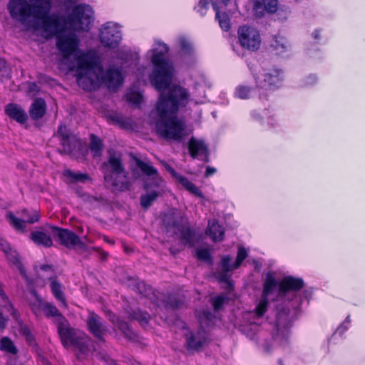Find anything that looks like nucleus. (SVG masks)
<instances>
[{
  "label": "nucleus",
  "mask_w": 365,
  "mask_h": 365,
  "mask_svg": "<svg viewBox=\"0 0 365 365\" xmlns=\"http://www.w3.org/2000/svg\"><path fill=\"white\" fill-rule=\"evenodd\" d=\"M89 148L93 153L94 158L100 157L102 155L104 145L103 140L94 134L90 136Z\"/></svg>",
  "instance_id": "obj_30"
},
{
  "label": "nucleus",
  "mask_w": 365,
  "mask_h": 365,
  "mask_svg": "<svg viewBox=\"0 0 365 365\" xmlns=\"http://www.w3.org/2000/svg\"><path fill=\"white\" fill-rule=\"evenodd\" d=\"M237 35L242 47L251 51H255L259 48L261 36L256 28L247 25L241 26L237 30Z\"/></svg>",
  "instance_id": "obj_11"
},
{
  "label": "nucleus",
  "mask_w": 365,
  "mask_h": 365,
  "mask_svg": "<svg viewBox=\"0 0 365 365\" xmlns=\"http://www.w3.org/2000/svg\"><path fill=\"white\" fill-rule=\"evenodd\" d=\"M3 310L0 308V329H4L6 327V319L2 314Z\"/></svg>",
  "instance_id": "obj_60"
},
{
  "label": "nucleus",
  "mask_w": 365,
  "mask_h": 365,
  "mask_svg": "<svg viewBox=\"0 0 365 365\" xmlns=\"http://www.w3.org/2000/svg\"><path fill=\"white\" fill-rule=\"evenodd\" d=\"M198 321L201 327H209L213 324L215 315L207 309H202L198 312Z\"/></svg>",
  "instance_id": "obj_35"
},
{
  "label": "nucleus",
  "mask_w": 365,
  "mask_h": 365,
  "mask_svg": "<svg viewBox=\"0 0 365 365\" xmlns=\"http://www.w3.org/2000/svg\"><path fill=\"white\" fill-rule=\"evenodd\" d=\"M0 350L14 355L18 353L17 347L8 336H4L0 339Z\"/></svg>",
  "instance_id": "obj_36"
},
{
  "label": "nucleus",
  "mask_w": 365,
  "mask_h": 365,
  "mask_svg": "<svg viewBox=\"0 0 365 365\" xmlns=\"http://www.w3.org/2000/svg\"><path fill=\"white\" fill-rule=\"evenodd\" d=\"M279 284L274 277V274L272 272H269L266 274V278L264 283V288L262 297H267L274 292Z\"/></svg>",
  "instance_id": "obj_26"
},
{
  "label": "nucleus",
  "mask_w": 365,
  "mask_h": 365,
  "mask_svg": "<svg viewBox=\"0 0 365 365\" xmlns=\"http://www.w3.org/2000/svg\"><path fill=\"white\" fill-rule=\"evenodd\" d=\"M165 170L169 172L171 175L175 179L180 174L177 173L168 163L164 162L163 163Z\"/></svg>",
  "instance_id": "obj_55"
},
{
  "label": "nucleus",
  "mask_w": 365,
  "mask_h": 365,
  "mask_svg": "<svg viewBox=\"0 0 365 365\" xmlns=\"http://www.w3.org/2000/svg\"><path fill=\"white\" fill-rule=\"evenodd\" d=\"M79 40L75 34H64L56 38V48L64 59H68L78 49Z\"/></svg>",
  "instance_id": "obj_12"
},
{
  "label": "nucleus",
  "mask_w": 365,
  "mask_h": 365,
  "mask_svg": "<svg viewBox=\"0 0 365 365\" xmlns=\"http://www.w3.org/2000/svg\"><path fill=\"white\" fill-rule=\"evenodd\" d=\"M206 234L212 238L213 242H220L224 240L225 229L217 220H214L209 222Z\"/></svg>",
  "instance_id": "obj_25"
},
{
  "label": "nucleus",
  "mask_w": 365,
  "mask_h": 365,
  "mask_svg": "<svg viewBox=\"0 0 365 365\" xmlns=\"http://www.w3.org/2000/svg\"><path fill=\"white\" fill-rule=\"evenodd\" d=\"M100 359L101 360L106 362L108 365H118L115 360L110 358L108 354H100Z\"/></svg>",
  "instance_id": "obj_54"
},
{
  "label": "nucleus",
  "mask_w": 365,
  "mask_h": 365,
  "mask_svg": "<svg viewBox=\"0 0 365 365\" xmlns=\"http://www.w3.org/2000/svg\"><path fill=\"white\" fill-rule=\"evenodd\" d=\"M56 135L58 137L62 147V150L60 151L62 154H71L80 144L76 136L71 133L66 125L61 124L59 125Z\"/></svg>",
  "instance_id": "obj_13"
},
{
  "label": "nucleus",
  "mask_w": 365,
  "mask_h": 365,
  "mask_svg": "<svg viewBox=\"0 0 365 365\" xmlns=\"http://www.w3.org/2000/svg\"><path fill=\"white\" fill-rule=\"evenodd\" d=\"M227 272H224L222 274H220L219 275V281L222 282L227 283V284L231 287L232 286V283L228 280V277L227 275Z\"/></svg>",
  "instance_id": "obj_57"
},
{
  "label": "nucleus",
  "mask_w": 365,
  "mask_h": 365,
  "mask_svg": "<svg viewBox=\"0 0 365 365\" xmlns=\"http://www.w3.org/2000/svg\"><path fill=\"white\" fill-rule=\"evenodd\" d=\"M130 56V53L128 52H120L118 55V58L121 60L122 61L125 62Z\"/></svg>",
  "instance_id": "obj_59"
},
{
  "label": "nucleus",
  "mask_w": 365,
  "mask_h": 365,
  "mask_svg": "<svg viewBox=\"0 0 365 365\" xmlns=\"http://www.w3.org/2000/svg\"><path fill=\"white\" fill-rule=\"evenodd\" d=\"M1 307L4 308L8 311L13 308L12 304L9 299V297H7L3 289L0 287V308Z\"/></svg>",
  "instance_id": "obj_49"
},
{
  "label": "nucleus",
  "mask_w": 365,
  "mask_h": 365,
  "mask_svg": "<svg viewBox=\"0 0 365 365\" xmlns=\"http://www.w3.org/2000/svg\"><path fill=\"white\" fill-rule=\"evenodd\" d=\"M121 31L114 25L106 23L100 34L101 43L109 48H117L121 41Z\"/></svg>",
  "instance_id": "obj_14"
},
{
  "label": "nucleus",
  "mask_w": 365,
  "mask_h": 365,
  "mask_svg": "<svg viewBox=\"0 0 365 365\" xmlns=\"http://www.w3.org/2000/svg\"><path fill=\"white\" fill-rule=\"evenodd\" d=\"M216 171H217L216 168L210 167V166H207L206 168L205 176L206 178L210 177V176L212 175L213 174H215L216 173Z\"/></svg>",
  "instance_id": "obj_58"
},
{
  "label": "nucleus",
  "mask_w": 365,
  "mask_h": 365,
  "mask_svg": "<svg viewBox=\"0 0 365 365\" xmlns=\"http://www.w3.org/2000/svg\"><path fill=\"white\" fill-rule=\"evenodd\" d=\"M184 336L187 350L199 351L205 343V338L200 336V333L195 335L193 332L189 331Z\"/></svg>",
  "instance_id": "obj_24"
},
{
  "label": "nucleus",
  "mask_w": 365,
  "mask_h": 365,
  "mask_svg": "<svg viewBox=\"0 0 365 365\" xmlns=\"http://www.w3.org/2000/svg\"><path fill=\"white\" fill-rule=\"evenodd\" d=\"M104 180L115 190L121 192L130 190L132 186L120 155L113 150H108V160L101 165Z\"/></svg>",
  "instance_id": "obj_7"
},
{
  "label": "nucleus",
  "mask_w": 365,
  "mask_h": 365,
  "mask_svg": "<svg viewBox=\"0 0 365 365\" xmlns=\"http://www.w3.org/2000/svg\"><path fill=\"white\" fill-rule=\"evenodd\" d=\"M78 84L84 90L91 91L104 85L109 90H115L123 83L121 68L111 66L104 71L100 57L94 53H83L75 58Z\"/></svg>",
  "instance_id": "obj_3"
},
{
  "label": "nucleus",
  "mask_w": 365,
  "mask_h": 365,
  "mask_svg": "<svg viewBox=\"0 0 365 365\" xmlns=\"http://www.w3.org/2000/svg\"><path fill=\"white\" fill-rule=\"evenodd\" d=\"M56 325L62 345L65 348L68 346L69 343L72 345L78 336H76L75 329L70 327L68 320L66 318H61V321L58 322Z\"/></svg>",
  "instance_id": "obj_17"
},
{
  "label": "nucleus",
  "mask_w": 365,
  "mask_h": 365,
  "mask_svg": "<svg viewBox=\"0 0 365 365\" xmlns=\"http://www.w3.org/2000/svg\"><path fill=\"white\" fill-rule=\"evenodd\" d=\"M188 150L192 158H199L205 163L210 161L208 147L203 140L192 137L188 142Z\"/></svg>",
  "instance_id": "obj_16"
},
{
  "label": "nucleus",
  "mask_w": 365,
  "mask_h": 365,
  "mask_svg": "<svg viewBox=\"0 0 365 365\" xmlns=\"http://www.w3.org/2000/svg\"><path fill=\"white\" fill-rule=\"evenodd\" d=\"M49 227L53 239L60 245L69 250H86L87 249L86 243L72 230L54 225H50Z\"/></svg>",
  "instance_id": "obj_9"
},
{
  "label": "nucleus",
  "mask_w": 365,
  "mask_h": 365,
  "mask_svg": "<svg viewBox=\"0 0 365 365\" xmlns=\"http://www.w3.org/2000/svg\"><path fill=\"white\" fill-rule=\"evenodd\" d=\"M40 269L43 271H48L51 269V266L49 264H42L40 266Z\"/></svg>",
  "instance_id": "obj_63"
},
{
  "label": "nucleus",
  "mask_w": 365,
  "mask_h": 365,
  "mask_svg": "<svg viewBox=\"0 0 365 365\" xmlns=\"http://www.w3.org/2000/svg\"><path fill=\"white\" fill-rule=\"evenodd\" d=\"M169 47L163 42L156 41L153 48L151 62L154 66L150 76L153 86L159 91L168 88L171 83L173 66L166 58Z\"/></svg>",
  "instance_id": "obj_5"
},
{
  "label": "nucleus",
  "mask_w": 365,
  "mask_h": 365,
  "mask_svg": "<svg viewBox=\"0 0 365 365\" xmlns=\"http://www.w3.org/2000/svg\"><path fill=\"white\" fill-rule=\"evenodd\" d=\"M228 299L227 297L218 295L211 299V304L215 312H219L224 306L225 302Z\"/></svg>",
  "instance_id": "obj_46"
},
{
  "label": "nucleus",
  "mask_w": 365,
  "mask_h": 365,
  "mask_svg": "<svg viewBox=\"0 0 365 365\" xmlns=\"http://www.w3.org/2000/svg\"><path fill=\"white\" fill-rule=\"evenodd\" d=\"M19 331L21 335H23L26 339V343L32 346L37 351L39 348L38 344L36 341V338L34 335L31 333L29 327L23 323L19 324Z\"/></svg>",
  "instance_id": "obj_33"
},
{
  "label": "nucleus",
  "mask_w": 365,
  "mask_h": 365,
  "mask_svg": "<svg viewBox=\"0 0 365 365\" xmlns=\"http://www.w3.org/2000/svg\"><path fill=\"white\" fill-rule=\"evenodd\" d=\"M268 13H275L278 9V0H262Z\"/></svg>",
  "instance_id": "obj_51"
},
{
  "label": "nucleus",
  "mask_w": 365,
  "mask_h": 365,
  "mask_svg": "<svg viewBox=\"0 0 365 365\" xmlns=\"http://www.w3.org/2000/svg\"><path fill=\"white\" fill-rule=\"evenodd\" d=\"M271 46L277 54H281L286 51L289 47L287 41L282 36H276Z\"/></svg>",
  "instance_id": "obj_39"
},
{
  "label": "nucleus",
  "mask_w": 365,
  "mask_h": 365,
  "mask_svg": "<svg viewBox=\"0 0 365 365\" xmlns=\"http://www.w3.org/2000/svg\"><path fill=\"white\" fill-rule=\"evenodd\" d=\"M17 213L22 217L21 219L16 217L11 211L6 213V218L9 220L11 226L18 232H24L26 231V223L34 224L38 222L40 219V215L36 210L24 208L18 211Z\"/></svg>",
  "instance_id": "obj_10"
},
{
  "label": "nucleus",
  "mask_w": 365,
  "mask_h": 365,
  "mask_svg": "<svg viewBox=\"0 0 365 365\" xmlns=\"http://www.w3.org/2000/svg\"><path fill=\"white\" fill-rule=\"evenodd\" d=\"M5 113L11 119L20 124L27 121L28 115L21 106L16 103H9L5 107Z\"/></svg>",
  "instance_id": "obj_20"
},
{
  "label": "nucleus",
  "mask_w": 365,
  "mask_h": 365,
  "mask_svg": "<svg viewBox=\"0 0 365 365\" xmlns=\"http://www.w3.org/2000/svg\"><path fill=\"white\" fill-rule=\"evenodd\" d=\"M72 345L78 351L76 354L78 360L83 359L89 353L96 351L92 339L88 336L81 337L78 336Z\"/></svg>",
  "instance_id": "obj_18"
},
{
  "label": "nucleus",
  "mask_w": 365,
  "mask_h": 365,
  "mask_svg": "<svg viewBox=\"0 0 365 365\" xmlns=\"http://www.w3.org/2000/svg\"><path fill=\"white\" fill-rule=\"evenodd\" d=\"M268 298L262 297L259 304L255 308L256 314L258 317H262L267 310Z\"/></svg>",
  "instance_id": "obj_45"
},
{
  "label": "nucleus",
  "mask_w": 365,
  "mask_h": 365,
  "mask_svg": "<svg viewBox=\"0 0 365 365\" xmlns=\"http://www.w3.org/2000/svg\"><path fill=\"white\" fill-rule=\"evenodd\" d=\"M160 193L155 190H153L148 193L142 195L140 198V204L141 207L147 210L158 199Z\"/></svg>",
  "instance_id": "obj_34"
},
{
  "label": "nucleus",
  "mask_w": 365,
  "mask_h": 365,
  "mask_svg": "<svg viewBox=\"0 0 365 365\" xmlns=\"http://www.w3.org/2000/svg\"><path fill=\"white\" fill-rule=\"evenodd\" d=\"M135 290L142 297L148 298L153 302H157V297L153 289L145 282H138L135 286Z\"/></svg>",
  "instance_id": "obj_27"
},
{
  "label": "nucleus",
  "mask_w": 365,
  "mask_h": 365,
  "mask_svg": "<svg viewBox=\"0 0 365 365\" xmlns=\"http://www.w3.org/2000/svg\"><path fill=\"white\" fill-rule=\"evenodd\" d=\"M64 175L68 178H71L73 182H84L90 178L88 175L86 173H73L71 170H65Z\"/></svg>",
  "instance_id": "obj_41"
},
{
  "label": "nucleus",
  "mask_w": 365,
  "mask_h": 365,
  "mask_svg": "<svg viewBox=\"0 0 365 365\" xmlns=\"http://www.w3.org/2000/svg\"><path fill=\"white\" fill-rule=\"evenodd\" d=\"M43 311L47 317H55L56 324H58V322L61 321V318H65L58 311L57 307L50 303H46L44 304Z\"/></svg>",
  "instance_id": "obj_38"
},
{
  "label": "nucleus",
  "mask_w": 365,
  "mask_h": 365,
  "mask_svg": "<svg viewBox=\"0 0 365 365\" xmlns=\"http://www.w3.org/2000/svg\"><path fill=\"white\" fill-rule=\"evenodd\" d=\"M31 240L37 246L48 248L53 246V240L49 234L42 230H34L30 233Z\"/></svg>",
  "instance_id": "obj_22"
},
{
  "label": "nucleus",
  "mask_w": 365,
  "mask_h": 365,
  "mask_svg": "<svg viewBox=\"0 0 365 365\" xmlns=\"http://www.w3.org/2000/svg\"><path fill=\"white\" fill-rule=\"evenodd\" d=\"M312 294V292L309 290H304L303 292L304 298L307 299L311 297Z\"/></svg>",
  "instance_id": "obj_62"
},
{
  "label": "nucleus",
  "mask_w": 365,
  "mask_h": 365,
  "mask_svg": "<svg viewBox=\"0 0 365 365\" xmlns=\"http://www.w3.org/2000/svg\"><path fill=\"white\" fill-rule=\"evenodd\" d=\"M252 74L261 100L267 101L268 97L282 86L283 78L281 69L274 68L268 72L264 71L263 73L253 71Z\"/></svg>",
  "instance_id": "obj_8"
},
{
  "label": "nucleus",
  "mask_w": 365,
  "mask_h": 365,
  "mask_svg": "<svg viewBox=\"0 0 365 365\" xmlns=\"http://www.w3.org/2000/svg\"><path fill=\"white\" fill-rule=\"evenodd\" d=\"M10 0L7 9L14 19L26 24V19L30 16L41 20V24L34 23L32 28L35 30L41 29L51 35H56L62 32L66 24L76 31H87L91 29L93 21V10L88 4H80L76 6L72 12L66 19L56 13L51 14L53 8V0Z\"/></svg>",
  "instance_id": "obj_1"
},
{
  "label": "nucleus",
  "mask_w": 365,
  "mask_h": 365,
  "mask_svg": "<svg viewBox=\"0 0 365 365\" xmlns=\"http://www.w3.org/2000/svg\"><path fill=\"white\" fill-rule=\"evenodd\" d=\"M317 81V77L314 75H309L304 80V86H309L313 85Z\"/></svg>",
  "instance_id": "obj_56"
},
{
  "label": "nucleus",
  "mask_w": 365,
  "mask_h": 365,
  "mask_svg": "<svg viewBox=\"0 0 365 365\" xmlns=\"http://www.w3.org/2000/svg\"><path fill=\"white\" fill-rule=\"evenodd\" d=\"M135 163L138 168H139L144 175L147 176L158 175L157 169L150 164L143 161L139 158L135 159Z\"/></svg>",
  "instance_id": "obj_37"
},
{
  "label": "nucleus",
  "mask_w": 365,
  "mask_h": 365,
  "mask_svg": "<svg viewBox=\"0 0 365 365\" xmlns=\"http://www.w3.org/2000/svg\"><path fill=\"white\" fill-rule=\"evenodd\" d=\"M187 89L173 86L167 93H160L156 110L159 119L155 123L157 134L167 140L181 142L185 135V123L175 116L180 107H185L189 101Z\"/></svg>",
  "instance_id": "obj_2"
},
{
  "label": "nucleus",
  "mask_w": 365,
  "mask_h": 365,
  "mask_svg": "<svg viewBox=\"0 0 365 365\" xmlns=\"http://www.w3.org/2000/svg\"><path fill=\"white\" fill-rule=\"evenodd\" d=\"M196 257L198 260L212 264V257L207 248H199L196 250Z\"/></svg>",
  "instance_id": "obj_42"
},
{
  "label": "nucleus",
  "mask_w": 365,
  "mask_h": 365,
  "mask_svg": "<svg viewBox=\"0 0 365 365\" xmlns=\"http://www.w3.org/2000/svg\"><path fill=\"white\" fill-rule=\"evenodd\" d=\"M304 281L302 278L287 276L279 284V296L287 297L292 292V297L288 302L278 304L276 318V327L272 333L273 340L283 344L287 342L289 335V329L292 326L294 320L297 318L302 302V297L295 292L304 287Z\"/></svg>",
  "instance_id": "obj_4"
},
{
  "label": "nucleus",
  "mask_w": 365,
  "mask_h": 365,
  "mask_svg": "<svg viewBox=\"0 0 365 365\" xmlns=\"http://www.w3.org/2000/svg\"><path fill=\"white\" fill-rule=\"evenodd\" d=\"M213 9L215 11V19L218 21L220 26L225 31H228L230 29V19L225 12L220 13L216 4H212Z\"/></svg>",
  "instance_id": "obj_32"
},
{
  "label": "nucleus",
  "mask_w": 365,
  "mask_h": 365,
  "mask_svg": "<svg viewBox=\"0 0 365 365\" xmlns=\"http://www.w3.org/2000/svg\"><path fill=\"white\" fill-rule=\"evenodd\" d=\"M162 227L170 237H178L181 243L192 247L196 241V230L188 224L185 214L173 210L164 213L162 217Z\"/></svg>",
  "instance_id": "obj_6"
},
{
  "label": "nucleus",
  "mask_w": 365,
  "mask_h": 365,
  "mask_svg": "<svg viewBox=\"0 0 365 365\" xmlns=\"http://www.w3.org/2000/svg\"><path fill=\"white\" fill-rule=\"evenodd\" d=\"M46 108L45 100L42 98H36L29 110L31 118L34 120L41 119L46 114Z\"/></svg>",
  "instance_id": "obj_21"
},
{
  "label": "nucleus",
  "mask_w": 365,
  "mask_h": 365,
  "mask_svg": "<svg viewBox=\"0 0 365 365\" xmlns=\"http://www.w3.org/2000/svg\"><path fill=\"white\" fill-rule=\"evenodd\" d=\"M127 100L135 106H140L143 101V96L138 92L131 91L127 94Z\"/></svg>",
  "instance_id": "obj_48"
},
{
  "label": "nucleus",
  "mask_w": 365,
  "mask_h": 365,
  "mask_svg": "<svg viewBox=\"0 0 365 365\" xmlns=\"http://www.w3.org/2000/svg\"><path fill=\"white\" fill-rule=\"evenodd\" d=\"M313 38L317 40L320 38V30L315 29L312 33Z\"/></svg>",
  "instance_id": "obj_61"
},
{
  "label": "nucleus",
  "mask_w": 365,
  "mask_h": 365,
  "mask_svg": "<svg viewBox=\"0 0 365 365\" xmlns=\"http://www.w3.org/2000/svg\"><path fill=\"white\" fill-rule=\"evenodd\" d=\"M208 4H209L208 0H200L199 4H198L199 9H198L197 11L202 16L205 14L206 11H207V7H208Z\"/></svg>",
  "instance_id": "obj_53"
},
{
  "label": "nucleus",
  "mask_w": 365,
  "mask_h": 365,
  "mask_svg": "<svg viewBox=\"0 0 365 365\" xmlns=\"http://www.w3.org/2000/svg\"><path fill=\"white\" fill-rule=\"evenodd\" d=\"M179 45L181 51L184 55H187L188 56H193L194 55V48L192 43L184 36H181L179 38Z\"/></svg>",
  "instance_id": "obj_40"
},
{
  "label": "nucleus",
  "mask_w": 365,
  "mask_h": 365,
  "mask_svg": "<svg viewBox=\"0 0 365 365\" xmlns=\"http://www.w3.org/2000/svg\"><path fill=\"white\" fill-rule=\"evenodd\" d=\"M248 252L247 250L243 247H238L237 258L235 262L232 264V267L234 269L239 268L242 262L247 257Z\"/></svg>",
  "instance_id": "obj_44"
},
{
  "label": "nucleus",
  "mask_w": 365,
  "mask_h": 365,
  "mask_svg": "<svg viewBox=\"0 0 365 365\" xmlns=\"http://www.w3.org/2000/svg\"><path fill=\"white\" fill-rule=\"evenodd\" d=\"M8 261L14 265L19 270V273L24 277H26V271L22 264L18 252L10 247L9 245L3 248Z\"/></svg>",
  "instance_id": "obj_23"
},
{
  "label": "nucleus",
  "mask_w": 365,
  "mask_h": 365,
  "mask_svg": "<svg viewBox=\"0 0 365 365\" xmlns=\"http://www.w3.org/2000/svg\"><path fill=\"white\" fill-rule=\"evenodd\" d=\"M165 309H176L180 308L184 304V299L175 294H169L161 300Z\"/></svg>",
  "instance_id": "obj_28"
},
{
  "label": "nucleus",
  "mask_w": 365,
  "mask_h": 365,
  "mask_svg": "<svg viewBox=\"0 0 365 365\" xmlns=\"http://www.w3.org/2000/svg\"><path fill=\"white\" fill-rule=\"evenodd\" d=\"M6 61L3 58H0V72L6 67Z\"/></svg>",
  "instance_id": "obj_64"
},
{
  "label": "nucleus",
  "mask_w": 365,
  "mask_h": 365,
  "mask_svg": "<svg viewBox=\"0 0 365 365\" xmlns=\"http://www.w3.org/2000/svg\"><path fill=\"white\" fill-rule=\"evenodd\" d=\"M127 314L129 319L138 321L143 327L147 325L150 319V315L148 312L139 309L128 310Z\"/></svg>",
  "instance_id": "obj_29"
},
{
  "label": "nucleus",
  "mask_w": 365,
  "mask_h": 365,
  "mask_svg": "<svg viewBox=\"0 0 365 365\" xmlns=\"http://www.w3.org/2000/svg\"><path fill=\"white\" fill-rule=\"evenodd\" d=\"M51 289L53 294L60 302H65L64 294L61 291V284L57 281H53L51 283Z\"/></svg>",
  "instance_id": "obj_43"
},
{
  "label": "nucleus",
  "mask_w": 365,
  "mask_h": 365,
  "mask_svg": "<svg viewBox=\"0 0 365 365\" xmlns=\"http://www.w3.org/2000/svg\"><path fill=\"white\" fill-rule=\"evenodd\" d=\"M175 180L180 182L187 190L195 196L203 197L202 191L192 182H191L186 177L179 175Z\"/></svg>",
  "instance_id": "obj_31"
},
{
  "label": "nucleus",
  "mask_w": 365,
  "mask_h": 365,
  "mask_svg": "<svg viewBox=\"0 0 365 365\" xmlns=\"http://www.w3.org/2000/svg\"><path fill=\"white\" fill-rule=\"evenodd\" d=\"M254 12L255 15L258 18H262L264 16L266 9L265 5H264V3H262L259 1H256L254 4Z\"/></svg>",
  "instance_id": "obj_50"
},
{
  "label": "nucleus",
  "mask_w": 365,
  "mask_h": 365,
  "mask_svg": "<svg viewBox=\"0 0 365 365\" xmlns=\"http://www.w3.org/2000/svg\"><path fill=\"white\" fill-rule=\"evenodd\" d=\"M110 320L120 331L124 337L129 341L134 343L139 341L138 335L132 329L128 322L120 319L115 315H113V318L110 319Z\"/></svg>",
  "instance_id": "obj_19"
},
{
  "label": "nucleus",
  "mask_w": 365,
  "mask_h": 365,
  "mask_svg": "<svg viewBox=\"0 0 365 365\" xmlns=\"http://www.w3.org/2000/svg\"><path fill=\"white\" fill-rule=\"evenodd\" d=\"M88 331L102 342H104L103 335L107 332L108 328L106 322L97 314L91 312L86 320Z\"/></svg>",
  "instance_id": "obj_15"
},
{
  "label": "nucleus",
  "mask_w": 365,
  "mask_h": 365,
  "mask_svg": "<svg viewBox=\"0 0 365 365\" xmlns=\"http://www.w3.org/2000/svg\"><path fill=\"white\" fill-rule=\"evenodd\" d=\"M252 89L250 86H240L236 88L235 95L241 99L249 98Z\"/></svg>",
  "instance_id": "obj_47"
},
{
  "label": "nucleus",
  "mask_w": 365,
  "mask_h": 365,
  "mask_svg": "<svg viewBox=\"0 0 365 365\" xmlns=\"http://www.w3.org/2000/svg\"><path fill=\"white\" fill-rule=\"evenodd\" d=\"M232 257L229 255L225 256L222 258L221 264L222 269L224 272H228L232 269H235L231 264Z\"/></svg>",
  "instance_id": "obj_52"
}]
</instances>
